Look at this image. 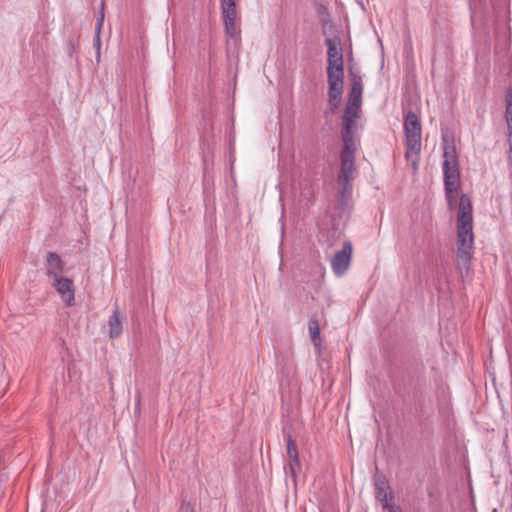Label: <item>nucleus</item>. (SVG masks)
<instances>
[{
  "instance_id": "17",
  "label": "nucleus",
  "mask_w": 512,
  "mask_h": 512,
  "mask_svg": "<svg viewBox=\"0 0 512 512\" xmlns=\"http://www.w3.org/2000/svg\"><path fill=\"white\" fill-rule=\"evenodd\" d=\"M341 101L342 96H328V105L332 113H335L338 110Z\"/></svg>"
},
{
  "instance_id": "10",
  "label": "nucleus",
  "mask_w": 512,
  "mask_h": 512,
  "mask_svg": "<svg viewBox=\"0 0 512 512\" xmlns=\"http://www.w3.org/2000/svg\"><path fill=\"white\" fill-rule=\"evenodd\" d=\"M328 96H342L344 89V72H327Z\"/></svg>"
},
{
  "instance_id": "23",
  "label": "nucleus",
  "mask_w": 512,
  "mask_h": 512,
  "mask_svg": "<svg viewBox=\"0 0 512 512\" xmlns=\"http://www.w3.org/2000/svg\"><path fill=\"white\" fill-rule=\"evenodd\" d=\"M512 115V104H506V116Z\"/></svg>"
},
{
  "instance_id": "18",
  "label": "nucleus",
  "mask_w": 512,
  "mask_h": 512,
  "mask_svg": "<svg viewBox=\"0 0 512 512\" xmlns=\"http://www.w3.org/2000/svg\"><path fill=\"white\" fill-rule=\"evenodd\" d=\"M506 121L508 125V143L510 147V152H512V115L506 116Z\"/></svg>"
},
{
  "instance_id": "15",
  "label": "nucleus",
  "mask_w": 512,
  "mask_h": 512,
  "mask_svg": "<svg viewBox=\"0 0 512 512\" xmlns=\"http://www.w3.org/2000/svg\"><path fill=\"white\" fill-rule=\"evenodd\" d=\"M287 455L290 460V469L294 472V468L299 467V457L296 443L290 436L287 439Z\"/></svg>"
},
{
  "instance_id": "7",
  "label": "nucleus",
  "mask_w": 512,
  "mask_h": 512,
  "mask_svg": "<svg viewBox=\"0 0 512 512\" xmlns=\"http://www.w3.org/2000/svg\"><path fill=\"white\" fill-rule=\"evenodd\" d=\"M353 253V246L350 241L343 244V248L338 251L331 260L332 270L337 276H342L349 268Z\"/></svg>"
},
{
  "instance_id": "8",
  "label": "nucleus",
  "mask_w": 512,
  "mask_h": 512,
  "mask_svg": "<svg viewBox=\"0 0 512 512\" xmlns=\"http://www.w3.org/2000/svg\"><path fill=\"white\" fill-rule=\"evenodd\" d=\"M52 286L55 288L67 306L74 305V285L71 279L60 276L53 279Z\"/></svg>"
},
{
  "instance_id": "12",
  "label": "nucleus",
  "mask_w": 512,
  "mask_h": 512,
  "mask_svg": "<svg viewBox=\"0 0 512 512\" xmlns=\"http://www.w3.org/2000/svg\"><path fill=\"white\" fill-rule=\"evenodd\" d=\"M279 373L281 374V383L286 382L290 384L295 373H296V364L294 360L290 357H282V359L278 363Z\"/></svg>"
},
{
  "instance_id": "9",
  "label": "nucleus",
  "mask_w": 512,
  "mask_h": 512,
  "mask_svg": "<svg viewBox=\"0 0 512 512\" xmlns=\"http://www.w3.org/2000/svg\"><path fill=\"white\" fill-rule=\"evenodd\" d=\"M46 274L52 280L62 276L64 270V262L55 252H48L46 256Z\"/></svg>"
},
{
  "instance_id": "5",
  "label": "nucleus",
  "mask_w": 512,
  "mask_h": 512,
  "mask_svg": "<svg viewBox=\"0 0 512 512\" xmlns=\"http://www.w3.org/2000/svg\"><path fill=\"white\" fill-rule=\"evenodd\" d=\"M443 173L444 181H448L450 186L460 181L458 155L452 144H446L443 149Z\"/></svg>"
},
{
  "instance_id": "4",
  "label": "nucleus",
  "mask_w": 512,
  "mask_h": 512,
  "mask_svg": "<svg viewBox=\"0 0 512 512\" xmlns=\"http://www.w3.org/2000/svg\"><path fill=\"white\" fill-rule=\"evenodd\" d=\"M327 47V72H344V59L341 38L338 35L325 39Z\"/></svg>"
},
{
  "instance_id": "3",
  "label": "nucleus",
  "mask_w": 512,
  "mask_h": 512,
  "mask_svg": "<svg viewBox=\"0 0 512 512\" xmlns=\"http://www.w3.org/2000/svg\"><path fill=\"white\" fill-rule=\"evenodd\" d=\"M405 132V156L416 167L419 160V153L421 150V124L417 115L409 112L404 121Z\"/></svg>"
},
{
  "instance_id": "1",
  "label": "nucleus",
  "mask_w": 512,
  "mask_h": 512,
  "mask_svg": "<svg viewBox=\"0 0 512 512\" xmlns=\"http://www.w3.org/2000/svg\"><path fill=\"white\" fill-rule=\"evenodd\" d=\"M362 92V79L359 76H354L341 124L343 148L340 153V171L338 173L339 191L336 204L340 218L348 215L352 207L351 181L354 177L355 152L357 149L355 133L357 120L360 117Z\"/></svg>"
},
{
  "instance_id": "16",
  "label": "nucleus",
  "mask_w": 512,
  "mask_h": 512,
  "mask_svg": "<svg viewBox=\"0 0 512 512\" xmlns=\"http://www.w3.org/2000/svg\"><path fill=\"white\" fill-rule=\"evenodd\" d=\"M308 330L310 334V338L316 346H319L321 343L320 339V326L318 321L315 318H311L308 323Z\"/></svg>"
},
{
  "instance_id": "13",
  "label": "nucleus",
  "mask_w": 512,
  "mask_h": 512,
  "mask_svg": "<svg viewBox=\"0 0 512 512\" xmlns=\"http://www.w3.org/2000/svg\"><path fill=\"white\" fill-rule=\"evenodd\" d=\"M125 317L120 316V311L118 306L116 305L111 316L108 319V327H109V337L111 339L118 338L123 332L122 320Z\"/></svg>"
},
{
  "instance_id": "22",
  "label": "nucleus",
  "mask_w": 512,
  "mask_h": 512,
  "mask_svg": "<svg viewBox=\"0 0 512 512\" xmlns=\"http://www.w3.org/2000/svg\"><path fill=\"white\" fill-rule=\"evenodd\" d=\"M506 104H512V88L508 89L506 93Z\"/></svg>"
},
{
  "instance_id": "11",
  "label": "nucleus",
  "mask_w": 512,
  "mask_h": 512,
  "mask_svg": "<svg viewBox=\"0 0 512 512\" xmlns=\"http://www.w3.org/2000/svg\"><path fill=\"white\" fill-rule=\"evenodd\" d=\"M376 498L381 502L382 507L388 506L393 500V495L385 478L378 477L375 480Z\"/></svg>"
},
{
  "instance_id": "14",
  "label": "nucleus",
  "mask_w": 512,
  "mask_h": 512,
  "mask_svg": "<svg viewBox=\"0 0 512 512\" xmlns=\"http://www.w3.org/2000/svg\"><path fill=\"white\" fill-rule=\"evenodd\" d=\"M459 186L460 181H455L454 186H450L448 181H444L446 201L450 209H454L457 205Z\"/></svg>"
},
{
  "instance_id": "19",
  "label": "nucleus",
  "mask_w": 512,
  "mask_h": 512,
  "mask_svg": "<svg viewBox=\"0 0 512 512\" xmlns=\"http://www.w3.org/2000/svg\"><path fill=\"white\" fill-rule=\"evenodd\" d=\"M103 21H104V15H103V13H102V14L100 15V17L97 19V24H96L95 32L100 33V30H101V27H102Z\"/></svg>"
},
{
  "instance_id": "20",
  "label": "nucleus",
  "mask_w": 512,
  "mask_h": 512,
  "mask_svg": "<svg viewBox=\"0 0 512 512\" xmlns=\"http://www.w3.org/2000/svg\"><path fill=\"white\" fill-rule=\"evenodd\" d=\"M100 33H97L96 32V37H95V46L97 48V57L100 56V36H99Z\"/></svg>"
},
{
  "instance_id": "2",
  "label": "nucleus",
  "mask_w": 512,
  "mask_h": 512,
  "mask_svg": "<svg viewBox=\"0 0 512 512\" xmlns=\"http://www.w3.org/2000/svg\"><path fill=\"white\" fill-rule=\"evenodd\" d=\"M473 243L472 204L470 197L462 194L458 203L457 218V265L461 271L469 270Z\"/></svg>"
},
{
  "instance_id": "21",
  "label": "nucleus",
  "mask_w": 512,
  "mask_h": 512,
  "mask_svg": "<svg viewBox=\"0 0 512 512\" xmlns=\"http://www.w3.org/2000/svg\"><path fill=\"white\" fill-rule=\"evenodd\" d=\"M383 509L386 511V512H400L398 510V508H396L395 506L392 505V502L388 504V506L386 507H383Z\"/></svg>"
},
{
  "instance_id": "6",
  "label": "nucleus",
  "mask_w": 512,
  "mask_h": 512,
  "mask_svg": "<svg viewBox=\"0 0 512 512\" xmlns=\"http://www.w3.org/2000/svg\"><path fill=\"white\" fill-rule=\"evenodd\" d=\"M237 1L238 0H220L225 32L230 37H235L238 34V28L236 24L238 17Z\"/></svg>"
}]
</instances>
